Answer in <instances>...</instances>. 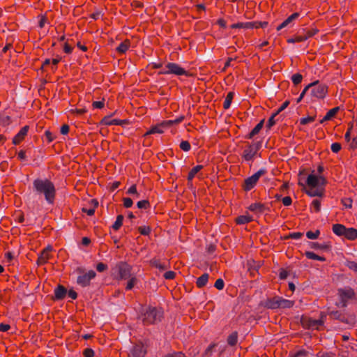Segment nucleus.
Returning a JSON list of instances; mask_svg holds the SVG:
<instances>
[{"label": "nucleus", "instance_id": "nucleus-1", "mask_svg": "<svg viewBox=\"0 0 357 357\" xmlns=\"http://www.w3.org/2000/svg\"><path fill=\"white\" fill-rule=\"evenodd\" d=\"M33 188L39 195H43L48 204H53L56 196V189L54 183L49 179H35Z\"/></svg>", "mask_w": 357, "mask_h": 357}, {"label": "nucleus", "instance_id": "nucleus-2", "mask_svg": "<svg viewBox=\"0 0 357 357\" xmlns=\"http://www.w3.org/2000/svg\"><path fill=\"white\" fill-rule=\"evenodd\" d=\"M326 183L324 177L311 174L307 178L306 184L309 189L306 190V193L310 197H321Z\"/></svg>", "mask_w": 357, "mask_h": 357}, {"label": "nucleus", "instance_id": "nucleus-3", "mask_svg": "<svg viewBox=\"0 0 357 357\" xmlns=\"http://www.w3.org/2000/svg\"><path fill=\"white\" fill-rule=\"evenodd\" d=\"M337 296L338 303L336 305L341 307H346L349 302L357 300V294L355 290L349 286L337 289Z\"/></svg>", "mask_w": 357, "mask_h": 357}, {"label": "nucleus", "instance_id": "nucleus-4", "mask_svg": "<svg viewBox=\"0 0 357 357\" xmlns=\"http://www.w3.org/2000/svg\"><path fill=\"white\" fill-rule=\"evenodd\" d=\"M132 267L126 262L119 261L111 269L112 276L117 280H126L131 276Z\"/></svg>", "mask_w": 357, "mask_h": 357}, {"label": "nucleus", "instance_id": "nucleus-5", "mask_svg": "<svg viewBox=\"0 0 357 357\" xmlns=\"http://www.w3.org/2000/svg\"><path fill=\"white\" fill-rule=\"evenodd\" d=\"M162 312L154 307H148L142 314L144 325L154 324L161 321Z\"/></svg>", "mask_w": 357, "mask_h": 357}, {"label": "nucleus", "instance_id": "nucleus-6", "mask_svg": "<svg viewBox=\"0 0 357 357\" xmlns=\"http://www.w3.org/2000/svg\"><path fill=\"white\" fill-rule=\"evenodd\" d=\"M332 230L338 236H343L348 240L354 241L357 238V229L354 228H347L342 224H335Z\"/></svg>", "mask_w": 357, "mask_h": 357}, {"label": "nucleus", "instance_id": "nucleus-7", "mask_svg": "<svg viewBox=\"0 0 357 357\" xmlns=\"http://www.w3.org/2000/svg\"><path fill=\"white\" fill-rule=\"evenodd\" d=\"M76 272L79 274L77 279V283L82 287L89 286L91 284V280L93 279L96 275V273L94 271L91 270L86 273L84 268L82 267H78L76 269Z\"/></svg>", "mask_w": 357, "mask_h": 357}, {"label": "nucleus", "instance_id": "nucleus-8", "mask_svg": "<svg viewBox=\"0 0 357 357\" xmlns=\"http://www.w3.org/2000/svg\"><path fill=\"white\" fill-rule=\"evenodd\" d=\"M160 75L172 74L177 76H188L189 73L183 68L176 63H168L160 72Z\"/></svg>", "mask_w": 357, "mask_h": 357}, {"label": "nucleus", "instance_id": "nucleus-9", "mask_svg": "<svg viewBox=\"0 0 357 357\" xmlns=\"http://www.w3.org/2000/svg\"><path fill=\"white\" fill-rule=\"evenodd\" d=\"M309 86L313 98L324 99L328 93V86L324 84H319V82L310 83Z\"/></svg>", "mask_w": 357, "mask_h": 357}, {"label": "nucleus", "instance_id": "nucleus-10", "mask_svg": "<svg viewBox=\"0 0 357 357\" xmlns=\"http://www.w3.org/2000/svg\"><path fill=\"white\" fill-rule=\"evenodd\" d=\"M266 173V170L265 169H260L253 175L245 178L243 184L242 185L243 190L248 192L254 188L259 181L260 177L264 175Z\"/></svg>", "mask_w": 357, "mask_h": 357}, {"label": "nucleus", "instance_id": "nucleus-11", "mask_svg": "<svg viewBox=\"0 0 357 357\" xmlns=\"http://www.w3.org/2000/svg\"><path fill=\"white\" fill-rule=\"evenodd\" d=\"M260 148L261 143L259 142L249 144L245 148L242 154V158L245 161L253 160Z\"/></svg>", "mask_w": 357, "mask_h": 357}, {"label": "nucleus", "instance_id": "nucleus-12", "mask_svg": "<svg viewBox=\"0 0 357 357\" xmlns=\"http://www.w3.org/2000/svg\"><path fill=\"white\" fill-rule=\"evenodd\" d=\"M303 327L309 329H318L323 325V321L320 319H313L309 317H303L301 319Z\"/></svg>", "mask_w": 357, "mask_h": 357}, {"label": "nucleus", "instance_id": "nucleus-13", "mask_svg": "<svg viewBox=\"0 0 357 357\" xmlns=\"http://www.w3.org/2000/svg\"><path fill=\"white\" fill-rule=\"evenodd\" d=\"M171 126V121H163L160 123L153 126L149 130H148L145 134L144 136H147L152 134H162L164 132V128H168Z\"/></svg>", "mask_w": 357, "mask_h": 357}, {"label": "nucleus", "instance_id": "nucleus-14", "mask_svg": "<svg viewBox=\"0 0 357 357\" xmlns=\"http://www.w3.org/2000/svg\"><path fill=\"white\" fill-rule=\"evenodd\" d=\"M146 351L142 344H136L132 347L128 357H144Z\"/></svg>", "mask_w": 357, "mask_h": 357}, {"label": "nucleus", "instance_id": "nucleus-15", "mask_svg": "<svg viewBox=\"0 0 357 357\" xmlns=\"http://www.w3.org/2000/svg\"><path fill=\"white\" fill-rule=\"evenodd\" d=\"M52 250V248L51 246H47L41 252L37 259V264L38 266H42L48 261L51 256L50 253Z\"/></svg>", "mask_w": 357, "mask_h": 357}, {"label": "nucleus", "instance_id": "nucleus-16", "mask_svg": "<svg viewBox=\"0 0 357 357\" xmlns=\"http://www.w3.org/2000/svg\"><path fill=\"white\" fill-rule=\"evenodd\" d=\"M29 127L28 126H25L22 127L20 130L17 133V135L13 139V144L15 145H17L20 144L26 136Z\"/></svg>", "mask_w": 357, "mask_h": 357}, {"label": "nucleus", "instance_id": "nucleus-17", "mask_svg": "<svg viewBox=\"0 0 357 357\" xmlns=\"http://www.w3.org/2000/svg\"><path fill=\"white\" fill-rule=\"evenodd\" d=\"M67 294V289L62 285H59L54 289V299L55 300H61L64 298Z\"/></svg>", "mask_w": 357, "mask_h": 357}, {"label": "nucleus", "instance_id": "nucleus-18", "mask_svg": "<svg viewBox=\"0 0 357 357\" xmlns=\"http://www.w3.org/2000/svg\"><path fill=\"white\" fill-rule=\"evenodd\" d=\"M299 17L298 13H294L289 16L283 22H282L278 27L277 30L280 31L282 29L288 26L293 20L297 19Z\"/></svg>", "mask_w": 357, "mask_h": 357}, {"label": "nucleus", "instance_id": "nucleus-19", "mask_svg": "<svg viewBox=\"0 0 357 357\" xmlns=\"http://www.w3.org/2000/svg\"><path fill=\"white\" fill-rule=\"evenodd\" d=\"M280 296H275L272 298L268 299L266 302V307L269 309L280 308Z\"/></svg>", "mask_w": 357, "mask_h": 357}, {"label": "nucleus", "instance_id": "nucleus-20", "mask_svg": "<svg viewBox=\"0 0 357 357\" xmlns=\"http://www.w3.org/2000/svg\"><path fill=\"white\" fill-rule=\"evenodd\" d=\"M339 110V107H335L330 109L324 116V117L320 121V123H323L324 121H330L331 119H332L336 115Z\"/></svg>", "mask_w": 357, "mask_h": 357}, {"label": "nucleus", "instance_id": "nucleus-21", "mask_svg": "<svg viewBox=\"0 0 357 357\" xmlns=\"http://www.w3.org/2000/svg\"><path fill=\"white\" fill-rule=\"evenodd\" d=\"M209 275L208 273H204L197 279L196 285L199 288L205 287L208 282Z\"/></svg>", "mask_w": 357, "mask_h": 357}, {"label": "nucleus", "instance_id": "nucleus-22", "mask_svg": "<svg viewBox=\"0 0 357 357\" xmlns=\"http://www.w3.org/2000/svg\"><path fill=\"white\" fill-rule=\"evenodd\" d=\"M102 123L106 126H121L123 124V121L120 119H111L109 116H105L102 120Z\"/></svg>", "mask_w": 357, "mask_h": 357}, {"label": "nucleus", "instance_id": "nucleus-23", "mask_svg": "<svg viewBox=\"0 0 357 357\" xmlns=\"http://www.w3.org/2000/svg\"><path fill=\"white\" fill-rule=\"evenodd\" d=\"M91 204L92 205L90 208H83L82 211L86 213L88 215L91 216L94 214L95 210L98 205V202L96 199L91 200Z\"/></svg>", "mask_w": 357, "mask_h": 357}, {"label": "nucleus", "instance_id": "nucleus-24", "mask_svg": "<svg viewBox=\"0 0 357 357\" xmlns=\"http://www.w3.org/2000/svg\"><path fill=\"white\" fill-rule=\"evenodd\" d=\"M130 46V42L129 40H125L122 42L116 49V52L120 54H124L127 52Z\"/></svg>", "mask_w": 357, "mask_h": 357}, {"label": "nucleus", "instance_id": "nucleus-25", "mask_svg": "<svg viewBox=\"0 0 357 357\" xmlns=\"http://www.w3.org/2000/svg\"><path fill=\"white\" fill-rule=\"evenodd\" d=\"M248 209L253 212L262 213L265 209V206L261 203H253L249 206Z\"/></svg>", "mask_w": 357, "mask_h": 357}, {"label": "nucleus", "instance_id": "nucleus-26", "mask_svg": "<svg viewBox=\"0 0 357 357\" xmlns=\"http://www.w3.org/2000/svg\"><path fill=\"white\" fill-rule=\"evenodd\" d=\"M294 303L295 302L294 301L287 300L282 297L280 298V308H291L294 305Z\"/></svg>", "mask_w": 357, "mask_h": 357}, {"label": "nucleus", "instance_id": "nucleus-27", "mask_svg": "<svg viewBox=\"0 0 357 357\" xmlns=\"http://www.w3.org/2000/svg\"><path fill=\"white\" fill-rule=\"evenodd\" d=\"M202 169H203V166L200 165L194 167L188 173V183H190V182L191 183L193 178L195 176V175Z\"/></svg>", "mask_w": 357, "mask_h": 357}, {"label": "nucleus", "instance_id": "nucleus-28", "mask_svg": "<svg viewBox=\"0 0 357 357\" xmlns=\"http://www.w3.org/2000/svg\"><path fill=\"white\" fill-rule=\"evenodd\" d=\"M263 125H264V120L261 121L259 123H257L255 126V127L248 134L247 138L252 139L255 135H257L259 132V131L261 130Z\"/></svg>", "mask_w": 357, "mask_h": 357}, {"label": "nucleus", "instance_id": "nucleus-29", "mask_svg": "<svg viewBox=\"0 0 357 357\" xmlns=\"http://www.w3.org/2000/svg\"><path fill=\"white\" fill-rule=\"evenodd\" d=\"M252 221V216H250L249 215H240V216L237 217L236 219V222L238 225H244V224L249 223Z\"/></svg>", "mask_w": 357, "mask_h": 357}, {"label": "nucleus", "instance_id": "nucleus-30", "mask_svg": "<svg viewBox=\"0 0 357 357\" xmlns=\"http://www.w3.org/2000/svg\"><path fill=\"white\" fill-rule=\"evenodd\" d=\"M234 96V93L232 91L229 92L225 97V101L223 102V108L225 109H228L231 104L232 100Z\"/></svg>", "mask_w": 357, "mask_h": 357}, {"label": "nucleus", "instance_id": "nucleus-31", "mask_svg": "<svg viewBox=\"0 0 357 357\" xmlns=\"http://www.w3.org/2000/svg\"><path fill=\"white\" fill-rule=\"evenodd\" d=\"M305 255L306 257L310 259L317 260V261H326V258L324 257L317 255V254L314 253L313 252L307 251V252H305Z\"/></svg>", "mask_w": 357, "mask_h": 357}, {"label": "nucleus", "instance_id": "nucleus-32", "mask_svg": "<svg viewBox=\"0 0 357 357\" xmlns=\"http://www.w3.org/2000/svg\"><path fill=\"white\" fill-rule=\"evenodd\" d=\"M303 38H306V40H307L317 34L319 32V30L316 27H312L307 30L303 29Z\"/></svg>", "mask_w": 357, "mask_h": 357}, {"label": "nucleus", "instance_id": "nucleus-33", "mask_svg": "<svg viewBox=\"0 0 357 357\" xmlns=\"http://www.w3.org/2000/svg\"><path fill=\"white\" fill-rule=\"evenodd\" d=\"M129 280L127 282L126 289V290H131L134 286L137 283L138 280L135 276H131L128 278Z\"/></svg>", "mask_w": 357, "mask_h": 357}, {"label": "nucleus", "instance_id": "nucleus-34", "mask_svg": "<svg viewBox=\"0 0 357 357\" xmlns=\"http://www.w3.org/2000/svg\"><path fill=\"white\" fill-rule=\"evenodd\" d=\"M238 341V335L236 332H234L228 336L227 343L230 346H234Z\"/></svg>", "mask_w": 357, "mask_h": 357}, {"label": "nucleus", "instance_id": "nucleus-35", "mask_svg": "<svg viewBox=\"0 0 357 357\" xmlns=\"http://www.w3.org/2000/svg\"><path fill=\"white\" fill-rule=\"evenodd\" d=\"M123 218H124L123 215H117L116 221L114 222V223L112 225V228L114 230L116 231L120 229V227L122 226Z\"/></svg>", "mask_w": 357, "mask_h": 357}, {"label": "nucleus", "instance_id": "nucleus-36", "mask_svg": "<svg viewBox=\"0 0 357 357\" xmlns=\"http://www.w3.org/2000/svg\"><path fill=\"white\" fill-rule=\"evenodd\" d=\"M311 210L318 213L321 209V202L319 199H314L311 204Z\"/></svg>", "mask_w": 357, "mask_h": 357}, {"label": "nucleus", "instance_id": "nucleus-37", "mask_svg": "<svg viewBox=\"0 0 357 357\" xmlns=\"http://www.w3.org/2000/svg\"><path fill=\"white\" fill-rule=\"evenodd\" d=\"M151 264L152 266H155V268L160 269V270H165L166 268V265L164 264H162L160 260L153 259L151 261Z\"/></svg>", "mask_w": 357, "mask_h": 357}, {"label": "nucleus", "instance_id": "nucleus-38", "mask_svg": "<svg viewBox=\"0 0 357 357\" xmlns=\"http://www.w3.org/2000/svg\"><path fill=\"white\" fill-rule=\"evenodd\" d=\"M345 266L350 270L357 273V263L356 261L347 260L345 262Z\"/></svg>", "mask_w": 357, "mask_h": 357}, {"label": "nucleus", "instance_id": "nucleus-39", "mask_svg": "<svg viewBox=\"0 0 357 357\" xmlns=\"http://www.w3.org/2000/svg\"><path fill=\"white\" fill-rule=\"evenodd\" d=\"M306 40V38H303V35H298L294 36L292 38H289L287 40V42L289 43H300Z\"/></svg>", "mask_w": 357, "mask_h": 357}, {"label": "nucleus", "instance_id": "nucleus-40", "mask_svg": "<svg viewBox=\"0 0 357 357\" xmlns=\"http://www.w3.org/2000/svg\"><path fill=\"white\" fill-rule=\"evenodd\" d=\"M241 29H255V22H240Z\"/></svg>", "mask_w": 357, "mask_h": 357}, {"label": "nucleus", "instance_id": "nucleus-41", "mask_svg": "<svg viewBox=\"0 0 357 357\" xmlns=\"http://www.w3.org/2000/svg\"><path fill=\"white\" fill-rule=\"evenodd\" d=\"M302 79L303 76L300 73H296L291 76V81L295 85L300 84L302 82Z\"/></svg>", "mask_w": 357, "mask_h": 357}, {"label": "nucleus", "instance_id": "nucleus-42", "mask_svg": "<svg viewBox=\"0 0 357 357\" xmlns=\"http://www.w3.org/2000/svg\"><path fill=\"white\" fill-rule=\"evenodd\" d=\"M320 234L319 230H316L315 231H308L306 233V236L309 239H317Z\"/></svg>", "mask_w": 357, "mask_h": 357}, {"label": "nucleus", "instance_id": "nucleus-43", "mask_svg": "<svg viewBox=\"0 0 357 357\" xmlns=\"http://www.w3.org/2000/svg\"><path fill=\"white\" fill-rule=\"evenodd\" d=\"M179 147L183 151H189L191 149L190 144L188 141H182L180 143Z\"/></svg>", "mask_w": 357, "mask_h": 357}, {"label": "nucleus", "instance_id": "nucleus-44", "mask_svg": "<svg viewBox=\"0 0 357 357\" xmlns=\"http://www.w3.org/2000/svg\"><path fill=\"white\" fill-rule=\"evenodd\" d=\"M139 208L147 209L150 207V203L148 200L139 201L137 204Z\"/></svg>", "mask_w": 357, "mask_h": 357}, {"label": "nucleus", "instance_id": "nucleus-45", "mask_svg": "<svg viewBox=\"0 0 357 357\" xmlns=\"http://www.w3.org/2000/svg\"><path fill=\"white\" fill-rule=\"evenodd\" d=\"M138 231L140 234L147 236L151 233V228L148 226L139 227Z\"/></svg>", "mask_w": 357, "mask_h": 357}, {"label": "nucleus", "instance_id": "nucleus-46", "mask_svg": "<svg viewBox=\"0 0 357 357\" xmlns=\"http://www.w3.org/2000/svg\"><path fill=\"white\" fill-rule=\"evenodd\" d=\"M315 119H316V116H307V117L302 118L300 120V123L301 125H306L307 123L314 121Z\"/></svg>", "mask_w": 357, "mask_h": 357}, {"label": "nucleus", "instance_id": "nucleus-47", "mask_svg": "<svg viewBox=\"0 0 357 357\" xmlns=\"http://www.w3.org/2000/svg\"><path fill=\"white\" fill-rule=\"evenodd\" d=\"M127 193L128 194H130V195H136L137 197H139V194L138 193L137 190V186L136 185H132L128 189V191H127Z\"/></svg>", "mask_w": 357, "mask_h": 357}, {"label": "nucleus", "instance_id": "nucleus-48", "mask_svg": "<svg viewBox=\"0 0 357 357\" xmlns=\"http://www.w3.org/2000/svg\"><path fill=\"white\" fill-rule=\"evenodd\" d=\"M278 115L275 112L271 115V116L268 119L266 126L268 128H271L275 124V117Z\"/></svg>", "mask_w": 357, "mask_h": 357}, {"label": "nucleus", "instance_id": "nucleus-49", "mask_svg": "<svg viewBox=\"0 0 357 357\" xmlns=\"http://www.w3.org/2000/svg\"><path fill=\"white\" fill-rule=\"evenodd\" d=\"M224 281L221 278L218 279L214 284V287L218 290H222L224 288Z\"/></svg>", "mask_w": 357, "mask_h": 357}, {"label": "nucleus", "instance_id": "nucleus-50", "mask_svg": "<svg viewBox=\"0 0 357 357\" xmlns=\"http://www.w3.org/2000/svg\"><path fill=\"white\" fill-rule=\"evenodd\" d=\"M341 148V144L337 142L333 143L331 146V151L335 153H338L340 151Z\"/></svg>", "mask_w": 357, "mask_h": 357}, {"label": "nucleus", "instance_id": "nucleus-51", "mask_svg": "<svg viewBox=\"0 0 357 357\" xmlns=\"http://www.w3.org/2000/svg\"><path fill=\"white\" fill-rule=\"evenodd\" d=\"M123 206L125 208H130L133 204V202H132V199L129 198V197L123 198Z\"/></svg>", "mask_w": 357, "mask_h": 357}, {"label": "nucleus", "instance_id": "nucleus-52", "mask_svg": "<svg viewBox=\"0 0 357 357\" xmlns=\"http://www.w3.org/2000/svg\"><path fill=\"white\" fill-rule=\"evenodd\" d=\"M73 47L68 43V41L66 42L63 45V51L66 54L72 53Z\"/></svg>", "mask_w": 357, "mask_h": 357}, {"label": "nucleus", "instance_id": "nucleus-53", "mask_svg": "<svg viewBox=\"0 0 357 357\" xmlns=\"http://www.w3.org/2000/svg\"><path fill=\"white\" fill-rule=\"evenodd\" d=\"M303 234L301 232H293L289 234L288 238L292 239H299L303 236Z\"/></svg>", "mask_w": 357, "mask_h": 357}, {"label": "nucleus", "instance_id": "nucleus-54", "mask_svg": "<svg viewBox=\"0 0 357 357\" xmlns=\"http://www.w3.org/2000/svg\"><path fill=\"white\" fill-rule=\"evenodd\" d=\"M176 273L174 271H167L164 274V278L167 280H172L175 278Z\"/></svg>", "mask_w": 357, "mask_h": 357}, {"label": "nucleus", "instance_id": "nucleus-55", "mask_svg": "<svg viewBox=\"0 0 357 357\" xmlns=\"http://www.w3.org/2000/svg\"><path fill=\"white\" fill-rule=\"evenodd\" d=\"M282 204H284V206H289L291 204L292 199L290 197L287 196L282 199Z\"/></svg>", "mask_w": 357, "mask_h": 357}, {"label": "nucleus", "instance_id": "nucleus-56", "mask_svg": "<svg viewBox=\"0 0 357 357\" xmlns=\"http://www.w3.org/2000/svg\"><path fill=\"white\" fill-rule=\"evenodd\" d=\"M83 355L84 357H93L94 356V351L92 349L87 348L84 351Z\"/></svg>", "mask_w": 357, "mask_h": 357}, {"label": "nucleus", "instance_id": "nucleus-57", "mask_svg": "<svg viewBox=\"0 0 357 357\" xmlns=\"http://www.w3.org/2000/svg\"><path fill=\"white\" fill-rule=\"evenodd\" d=\"M107 266L102 262H100L96 265V270L98 272H102V271L107 270Z\"/></svg>", "mask_w": 357, "mask_h": 357}, {"label": "nucleus", "instance_id": "nucleus-58", "mask_svg": "<svg viewBox=\"0 0 357 357\" xmlns=\"http://www.w3.org/2000/svg\"><path fill=\"white\" fill-rule=\"evenodd\" d=\"M255 25L256 26L255 29H259V28H265L268 25V22H255Z\"/></svg>", "mask_w": 357, "mask_h": 357}, {"label": "nucleus", "instance_id": "nucleus-59", "mask_svg": "<svg viewBox=\"0 0 357 357\" xmlns=\"http://www.w3.org/2000/svg\"><path fill=\"white\" fill-rule=\"evenodd\" d=\"M92 105L94 108L101 109L104 107V101H94Z\"/></svg>", "mask_w": 357, "mask_h": 357}, {"label": "nucleus", "instance_id": "nucleus-60", "mask_svg": "<svg viewBox=\"0 0 357 357\" xmlns=\"http://www.w3.org/2000/svg\"><path fill=\"white\" fill-rule=\"evenodd\" d=\"M311 248L313 249H324L325 248V245L319 244L317 242H312L310 243Z\"/></svg>", "mask_w": 357, "mask_h": 357}, {"label": "nucleus", "instance_id": "nucleus-61", "mask_svg": "<svg viewBox=\"0 0 357 357\" xmlns=\"http://www.w3.org/2000/svg\"><path fill=\"white\" fill-rule=\"evenodd\" d=\"M69 126L67 124H64L61 126L60 132L62 135H67L69 132Z\"/></svg>", "mask_w": 357, "mask_h": 357}, {"label": "nucleus", "instance_id": "nucleus-62", "mask_svg": "<svg viewBox=\"0 0 357 357\" xmlns=\"http://www.w3.org/2000/svg\"><path fill=\"white\" fill-rule=\"evenodd\" d=\"M10 328V326L7 324L1 323L0 324V331L6 332Z\"/></svg>", "mask_w": 357, "mask_h": 357}, {"label": "nucleus", "instance_id": "nucleus-63", "mask_svg": "<svg viewBox=\"0 0 357 357\" xmlns=\"http://www.w3.org/2000/svg\"><path fill=\"white\" fill-rule=\"evenodd\" d=\"M67 293H68V296L73 300L76 299L77 297V292L75 291H74L73 289H70Z\"/></svg>", "mask_w": 357, "mask_h": 357}, {"label": "nucleus", "instance_id": "nucleus-64", "mask_svg": "<svg viewBox=\"0 0 357 357\" xmlns=\"http://www.w3.org/2000/svg\"><path fill=\"white\" fill-rule=\"evenodd\" d=\"M350 148L356 149L357 148V136L354 137L350 143Z\"/></svg>", "mask_w": 357, "mask_h": 357}]
</instances>
